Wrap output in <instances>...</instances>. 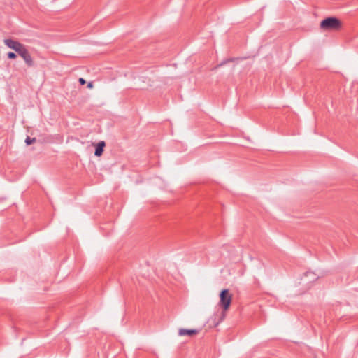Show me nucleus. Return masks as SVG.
Here are the masks:
<instances>
[{
	"label": "nucleus",
	"instance_id": "f8f14e48",
	"mask_svg": "<svg viewBox=\"0 0 358 358\" xmlns=\"http://www.w3.org/2000/svg\"><path fill=\"white\" fill-rule=\"evenodd\" d=\"M78 82L80 85H84L86 83V80L83 78H80Z\"/></svg>",
	"mask_w": 358,
	"mask_h": 358
},
{
	"label": "nucleus",
	"instance_id": "f03ea898",
	"mask_svg": "<svg viewBox=\"0 0 358 358\" xmlns=\"http://www.w3.org/2000/svg\"><path fill=\"white\" fill-rule=\"evenodd\" d=\"M232 300V295L228 289H223L220 293V305L224 311L229 309Z\"/></svg>",
	"mask_w": 358,
	"mask_h": 358
},
{
	"label": "nucleus",
	"instance_id": "4468645a",
	"mask_svg": "<svg viewBox=\"0 0 358 358\" xmlns=\"http://www.w3.org/2000/svg\"><path fill=\"white\" fill-rule=\"evenodd\" d=\"M222 319L223 317H224L225 314H224V312H222Z\"/></svg>",
	"mask_w": 358,
	"mask_h": 358
},
{
	"label": "nucleus",
	"instance_id": "f257e3e1",
	"mask_svg": "<svg viewBox=\"0 0 358 358\" xmlns=\"http://www.w3.org/2000/svg\"><path fill=\"white\" fill-rule=\"evenodd\" d=\"M320 29L324 31H337L341 27V20L336 17H327L322 20L320 24Z\"/></svg>",
	"mask_w": 358,
	"mask_h": 358
},
{
	"label": "nucleus",
	"instance_id": "9b49d317",
	"mask_svg": "<svg viewBox=\"0 0 358 358\" xmlns=\"http://www.w3.org/2000/svg\"><path fill=\"white\" fill-rule=\"evenodd\" d=\"M7 57L10 59H15L17 58V55L13 52H8L7 53Z\"/></svg>",
	"mask_w": 358,
	"mask_h": 358
},
{
	"label": "nucleus",
	"instance_id": "423d86ee",
	"mask_svg": "<svg viewBox=\"0 0 358 358\" xmlns=\"http://www.w3.org/2000/svg\"><path fill=\"white\" fill-rule=\"evenodd\" d=\"M105 146L106 143L103 141H101L97 144H96L94 155L96 157L101 156L104 151Z\"/></svg>",
	"mask_w": 358,
	"mask_h": 358
},
{
	"label": "nucleus",
	"instance_id": "39448f33",
	"mask_svg": "<svg viewBox=\"0 0 358 358\" xmlns=\"http://www.w3.org/2000/svg\"><path fill=\"white\" fill-rule=\"evenodd\" d=\"M5 45L9 48L15 51L20 45H21V43L18 41L13 40L12 38H7L4 40Z\"/></svg>",
	"mask_w": 358,
	"mask_h": 358
},
{
	"label": "nucleus",
	"instance_id": "20e7f679",
	"mask_svg": "<svg viewBox=\"0 0 358 358\" xmlns=\"http://www.w3.org/2000/svg\"><path fill=\"white\" fill-rule=\"evenodd\" d=\"M24 61L25 64L28 67H32L34 66V62L32 57L29 52L28 50L24 51L21 55H20Z\"/></svg>",
	"mask_w": 358,
	"mask_h": 358
},
{
	"label": "nucleus",
	"instance_id": "7ed1b4c3",
	"mask_svg": "<svg viewBox=\"0 0 358 358\" xmlns=\"http://www.w3.org/2000/svg\"><path fill=\"white\" fill-rule=\"evenodd\" d=\"M200 329H183L181 328L178 330L179 336H193L194 335L198 334L200 332Z\"/></svg>",
	"mask_w": 358,
	"mask_h": 358
},
{
	"label": "nucleus",
	"instance_id": "9d476101",
	"mask_svg": "<svg viewBox=\"0 0 358 358\" xmlns=\"http://www.w3.org/2000/svg\"><path fill=\"white\" fill-rule=\"evenodd\" d=\"M36 141V138H31L29 136H27L25 139V143L27 145H30L33 143H35Z\"/></svg>",
	"mask_w": 358,
	"mask_h": 358
},
{
	"label": "nucleus",
	"instance_id": "1a4fd4ad",
	"mask_svg": "<svg viewBox=\"0 0 358 358\" xmlns=\"http://www.w3.org/2000/svg\"><path fill=\"white\" fill-rule=\"evenodd\" d=\"M27 49L26 46L24 44H21V45L19 46V48H17L15 52L19 55H21L24 51H26Z\"/></svg>",
	"mask_w": 358,
	"mask_h": 358
},
{
	"label": "nucleus",
	"instance_id": "6e6552de",
	"mask_svg": "<svg viewBox=\"0 0 358 358\" xmlns=\"http://www.w3.org/2000/svg\"><path fill=\"white\" fill-rule=\"evenodd\" d=\"M304 277L308 278V282H314L319 278L318 275H316L315 273H314L313 272H311V271L306 272L304 273Z\"/></svg>",
	"mask_w": 358,
	"mask_h": 358
},
{
	"label": "nucleus",
	"instance_id": "0eeeda50",
	"mask_svg": "<svg viewBox=\"0 0 358 358\" xmlns=\"http://www.w3.org/2000/svg\"><path fill=\"white\" fill-rule=\"evenodd\" d=\"M246 57H231V58L226 59L223 60L220 64H217L215 67V69H217L229 62H234V61H237V60H243Z\"/></svg>",
	"mask_w": 358,
	"mask_h": 358
},
{
	"label": "nucleus",
	"instance_id": "ddd939ff",
	"mask_svg": "<svg viewBox=\"0 0 358 358\" xmlns=\"http://www.w3.org/2000/svg\"><path fill=\"white\" fill-rule=\"evenodd\" d=\"M94 87L93 82H88L87 87L89 89H92Z\"/></svg>",
	"mask_w": 358,
	"mask_h": 358
}]
</instances>
